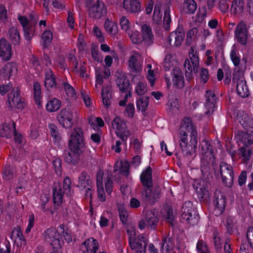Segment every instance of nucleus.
Here are the masks:
<instances>
[{"mask_svg": "<svg viewBox=\"0 0 253 253\" xmlns=\"http://www.w3.org/2000/svg\"><path fill=\"white\" fill-rule=\"evenodd\" d=\"M116 83L122 92L129 91V84L127 79L125 78H118L116 80Z\"/></svg>", "mask_w": 253, "mask_h": 253, "instance_id": "47", "label": "nucleus"}, {"mask_svg": "<svg viewBox=\"0 0 253 253\" xmlns=\"http://www.w3.org/2000/svg\"><path fill=\"white\" fill-rule=\"evenodd\" d=\"M213 204L216 215L221 214L224 211L226 200L224 194L220 191H216L214 194Z\"/></svg>", "mask_w": 253, "mask_h": 253, "instance_id": "18", "label": "nucleus"}, {"mask_svg": "<svg viewBox=\"0 0 253 253\" xmlns=\"http://www.w3.org/2000/svg\"><path fill=\"white\" fill-rule=\"evenodd\" d=\"M52 193L54 205L59 206L62 203L64 195L65 194L63 191L62 185L59 183L55 184Z\"/></svg>", "mask_w": 253, "mask_h": 253, "instance_id": "28", "label": "nucleus"}, {"mask_svg": "<svg viewBox=\"0 0 253 253\" xmlns=\"http://www.w3.org/2000/svg\"><path fill=\"white\" fill-rule=\"evenodd\" d=\"M11 238L15 242L20 243V245L26 244V240L22 233L20 228L18 226L14 228L11 233Z\"/></svg>", "mask_w": 253, "mask_h": 253, "instance_id": "38", "label": "nucleus"}, {"mask_svg": "<svg viewBox=\"0 0 253 253\" xmlns=\"http://www.w3.org/2000/svg\"><path fill=\"white\" fill-rule=\"evenodd\" d=\"M141 33L143 40L148 45L151 44L154 41V35L150 27L147 25L141 26Z\"/></svg>", "mask_w": 253, "mask_h": 253, "instance_id": "37", "label": "nucleus"}, {"mask_svg": "<svg viewBox=\"0 0 253 253\" xmlns=\"http://www.w3.org/2000/svg\"><path fill=\"white\" fill-rule=\"evenodd\" d=\"M162 14L161 13L160 7L159 5H156L153 13V20L155 23L159 24L161 21Z\"/></svg>", "mask_w": 253, "mask_h": 253, "instance_id": "62", "label": "nucleus"}, {"mask_svg": "<svg viewBox=\"0 0 253 253\" xmlns=\"http://www.w3.org/2000/svg\"><path fill=\"white\" fill-rule=\"evenodd\" d=\"M199 29L196 27L189 30L187 34V43L190 44L193 40L197 37Z\"/></svg>", "mask_w": 253, "mask_h": 253, "instance_id": "58", "label": "nucleus"}, {"mask_svg": "<svg viewBox=\"0 0 253 253\" xmlns=\"http://www.w3.org/2000/svg\"><path fill=\"white\" fill-rule=\"evenodd\" d=\"M61 106L60 101L57 98H52L47 102L46 105V110L50 112L57 111Z\"/></svg>", "mask_w": 253, "mask_h": 253, "instance_id": "45", "label": "nucleus"}, {"mask_svg": "<svg viewBox=\"0 0 253 253\" xmlns=\"http://www.w3.org/2000/svg\"><path fill=\"white\" fill-rule=\"evenodd\" d=\"M7 37L13 45H17L20 44L21 39L20 32L16 27L11 26L8 28Z\"/></svg>", "mask_w": 253, "mask_h": 253, "instance_id": "25", "label": "nucleus"}, {"mask_svg": "<svg viewBox=\"0 0 253 253\" xmlns=\"http://www.w3.org/2000/svg\"><path fill=\"white\" fill-rule=\"evenodd\" d=\"M71 180L69 177H66L63 181L62 188L65 194L68 195L70 193L71 189Z\"/></svg>", "mask_w": 253, "mask_h": 253, "instance_id": "63", "label": "nucleus"}, {"mask_svg": "<svg viewBox=\"0 0 253 253\" xmlns=\"http://www.w3.org/2000/svg\"><path fill=\"white\" fill-rule=\"evenodd\" d=\"M102 175V171L98 172L96 177V186L98 198L101 202H104L106 200V196L103 186Z\"/></svg>", "mask_w": 253, "mask_h": 253, "instance_id": "34", "label": "nucleus"}, {"mask_svg": "<svg viewBox=\"0 0 253 253\" xmlns=\"http://www.w3.org/2000/svg\"><path fill=\"white\" fill-rule=\"evenodd\" d=\"M55 77L52 71L50 69L45 70L44 77V86L47 89L56 87Z\"/></svg>", "mask_w": 253, "mask_h": 253, "instance_id": "36", "label": "nucleus"}, {"mask_svg": "<svg viewBox=\"0 0 253 253\" xmlns=\"http://www.w3.org/2000/svg\"><path fill=\"white\" fill-rule=\"evenodd\" d=\"M42 237L43 240L53 247L61 248L63 244L59 227L57 229L53 227L47 228L43 231Z\"/></svg>", "mask_w": 253, "mask_h": 253, "instance_id": "6", "label": "nucleus"}, {"mask_svg": "<svg viewBox=\"0 0 253 253\" xmlns=\"http://www.w3.org/2000/svg\"><path fill=\"white\" fill-rule=\"evenodd\" d=\"M16 173L15 168L12 166H8L5 168L2 175V177L6 180L12 178Z\"/></svg>", "mask_w": 253, "mask_h": 253, "instance_id": "51", "label": "nucleus"}, {"mask_svg": "<svg viewBox=\"0 0 253 253\" xmlns=\"http://www.w3.org/2000/svg\"><path fill=\"white\" fill-rule=\"evenodd\" d=\"M181 217L190 225H194L198 223V213L191 202H185L183 205L181 209Z\"/></svg>", "mask_w": 253, "mask_h": 253, "instance_id": "8", "label": "nucleus"}, {"mask_svg": "<svg viewBox=\"0 0 253 253\" xmlns=\"http://www.w3.org/2000/svg\"><path fill=\"white\" fill-rule=\"evenodd\" d=\"M101 96L104 105L106 108H108L111 105L112 98V86L108 85L103 86L102 89Z\"/></svg>", "mask_w": 253, "mask_h": 253, "instance_id": "33", "label": "nucleus"}, {"mask_svg": "<svg viewBox=\"0 0 253 253\" xmlns=\"http://www.w3.org/2000/svg\"><path fill=\"white\" fill-rule=\"evenodd\" d=\"M174 245L172 240L169 238L163 239L162 251L163 253H169L174 248Z\"/></svg>", "mask_w": 253, "mask_h": 253, "instance_id": "46", "label": "nucleus"}, {"mask_svg": "<svg viewBox=\"0 0 253 253\" xmlns=\"http://www.w3.org/2000/svg\"><path fill=\"white\" fill-rule=\"evenodd\" d=\"M112 127L116 135L123 142H126L131 134L126 123L119 117H116L113 119Z\"/></svg>", "mask_w": 253, "mask_h": 253, "instance_id": "9", "label": "nucleus"}, {"mask_svg": "<svg viewBox=\"0 0 253 253\" xmlns=\"http://www.w3.org/2000/svg\"><path fill=\"white\" fill-rule=\"evenodd\" d=\"M49 196L48 194H43L41 196L40 208L44 211L48 210V201L49 200Z\"/></svg>", "mask_w": 253, "mask_h": 253, "instance_id": "53", "label": "nucleus"}, {"mask_svg": "<svg viewBox=\"0 0 253 253\" xmlns=\"http://www.w3.org/2000/svg\"><path fill=\"white\" fill-rule=\"evenodd\" d=\"M35 100L37 104L40 105L41 98V86L38 83H35L34 84Z\"/></svg>", "mask_w": 253, "mask_h": 253, "instance_id": "59", "label": "nucleus"}, {"mask_svg": "<svg viewBox=\"0 0 253 253\" xmlns=\"http://www.w3.org/2000/svg\"><path fill=\"white\" fill-rule=\"evenodd\" d=\"M193 186L200 199H203L205 196L208 195L207 183L204 180H196L193 184Z\"/></svg>", "mask_w": 253, "mask_h": 253, "instance_id": "24", "label": "nucleus"}, {"mask_svg": "<svg viewBox=\"0 0 253 253\" xmlns=\"http://www.w3.org/2000/svg\"><path fill=\"white\" fill-rule=\"evenodd\" d=\"M196 248L199 253H210L207 245L202 240L198 241Z\"/></svg>", "mask_w": 253, "mask_h": 253, "instance_id": "64", "label": "nucleus"}, {"mask_svg": "<svg viewBox=\"0 0 253 253\" xmlns=\"http://www.w3.org/2000/svg\"><path fill=\"white\" fill-rule=\"evenodd\" d=\"M124 9L128 12L137 13L141 10L140 3L138 0H124Z\"/></svg>", "mask_w": 253, "mask_h": 253, "instance_id": "29", "label": "nucleus"}, {"mask_svg": "<svg viewBox=\"0 0 253 253\" xmlns=\"http://www.w3.org/2000/svg\"><path fill=\"white\" fill-rule=\"evenodd\" d=\"M127 32L128 36L133 43L137 44L140 42L141 40L140 38V34L138 31L135 30L129 32L128 31Z\"/></svg>", "mask_w": 253, "mask_h": 253, "instance_id": "61", "label": "nucleus"}, {"mask_svg": "<svg viewBox=\"0 0 253 253\" xmlns=\"http://www.w3.org/2000/svg\"><path fill=\"white\" fill-rule=\"evenodd\" d=\"M143 63L142 56L137 51H132L127 61L128 69L131 75H137L141 72Z\"/></svg>", "mask_w": 253, "mask_h": 253, "instance_id": "7", "label": "nucleus"}, {"mask_svg": "<svg viewBox=\"0 0 253 253\" xmlns=\"http://www.w3.org/2000/svg\"><path fill=\"white\" fill-rule=\"evenodd\" d=\"M127 233L128 236L129 245L133 253H145L148 241L147 236L141 234L136 237L135 229L133 226L127 227Z\"/></svg>", "mask_w": 253, "mask_h": 253, "instance_id": "4", "label": "nucleus"}, {"mask_svg": "<svg viewBox=\"0 0 253 253\" xmlns=\"http://www.w3.org/2000/svg\"><path fill=\"white\" fill-rule=\"evenodd\" d=\"M198 132L196 126L189 117H185L181 121L179 137L180 146L184 155H191V149L197 144Z\"/></svg>", "mask_w": 253, "mask_h": 253, "instance_id": "1", "label": "nucleus"}, {"mask_svg": "<svg viewBox=\"0 0 253 253\" xmlns=\"http://www.w3.org/2000/svg\"><path fill=\"white\" fill-rule=\"evenodd\" d=\"M205 97V106L208 110L205 112V116L210 115L214 111L217 97L214 92L211 90H208L206 92Z\"/></svg>", "mask_w": 253, "mask_h": 253, "instance_id": "23", "label": "nucleus"}, {"mask_svg": "<svg viewBox=\"0 0 253 253\" xmlns=\"http://www.w3.org/2000/svg\"><path fill=\"white\" fill-rule=\"evenodd\" d=\"M145 219L147 227L155 229L159 222L157 212L153 210L148 211L146 214Z\"/></svg>", "mask_w": 253, "mask_h": 253, "instance_id": "27", "label": "nucleus"}, {"mask_svg": "<svg viewBox=\"0 0 253 253\" xmlns=\"http://www.w3.org/2000/svg\"><path fill=\"white\" fill-rule=\"evenodd\" d=\"M199 65V57L194 51L189 53V58L185 60L184 67L185 69L186 80L190 81L193 78V73L197 72Z\"/></svg>", "mask_w": 253, "mask_h": 253, "instance_id": "10", "label": "nucleus"}, {"mask_svg": "<svg viewBox=\"0 0 253 253\" xmlns=\"http://www.w3.org/2000/svg\"><path fill=\"white\" fill-rule=\"evenodd\" d=\"M77 115V113L71 109H62L57 117V120L63 127L68 128L73 124V120Z\"/></svg>", "mask_w": 253, "mask_h": 253, "instance_id": "13", "label": "nucleus"}, {"mask_svg": "<svg viewBox=\"0 0 253 253\" xmlns=\"http://www.w3.org/2000/svg\"><path fill=\"white\" fill-rule=\"evenodd\" d=\"M201 170L204 177H208L211 171V166H213L214 157L210 143L206 140L201 143Z\"/></svg>", "mask_w": 253, "mask_h": 253, "instance_id": "3", "label": "nucleus"}, {"mask_svg": "<svg viewBox=\"0 0 253 253\" xmlns=\"http://www.w3.org/2000/svg\"><path fill=\"white\" fill-rule=\"evenodd\" d=\"M15 132V124L5 123L0 127V135L1 137H10Z\"/></svg>", "mask_w": 253, "mask_h": 253, "instance_id": "35", "label": "nucleus"}, {"mask_svg": "<svg viewBox=\"0 0 253 253\" xmlns=\"http://www.w3.org/2000/svg\"><path fill=\"white\" fill-rule=\"evenodd\" d=\"M147 91L146 84L143 82H139L135 87V91L138 95H143Z\"/></svg>", "mask_w": 253, "mask_h": 253, "instance_id": "60", "label": "nucleus"}, {"mask_svg": "<svg viewBox=\"0 0 253 253\" xmlns=\"http://www.w3.org/2000/svg\"><path fill=\"white\" fill-rule=\"evenodd\" d=\"M58 87L64 88L68 97H75L76 92L74 88L68 83L66 80H61L59 81Z\"/></svg>", "mask_w": 253, "mask_h": 253, "instance_id": "40", "label": "nucleus"}, {"mask_svg": "<svg viewBox=\"0 0 253 253\" xmlns=\"http://www.w3.org/2000/svg\"><path fill=\"white\" fill-rule=\"evenodd\" d=\"M98 248V242L93 238L85 240L80 247L82 253H96Z\"/></svg>", "mask_w": 253, "mask_h": 253, "instance_id": "19", "label": "nucleus"}, {"mask_svg": "<svg viewBox=\"0 0 253 253\" xmlns=\"http://www.w3.org/2000/svg\"><path fill=\"white\" fill-rule=\"evenodd\" d=\"M11 46L4 38L0 39V57L4 61H8L12 56Z\"/></svg>", "mask_w": 253, "mask_h": 253, "instance_id": "20", "label": "nucleus"}, {"mask_svg": "<svg viewBox=\"0 0 253 253\" xmlns=\"http://www.w3.org/2000/svg\"><path fill=\"white\" fill-rule=\"evenodd\" d=\"M185 35L183 32L176 30L171 32L169 36V42L171 45L178 46L182 43Z\"/></svg>", "mask_w": 253, "mask_h": 253, "instance_id": "31", "label": "nucleus"}, {"mask_svg": "<svg viewBox=\"0 0 253 253\" xmlns=\"http://www.w3.org/2000/svg\"><path fill=\"white\" fill-rule=\"evenodd\" d=\"M29 18L30 20H28L27 17L21 15H19L17 17V19L22 26L24 37L27 41H30L33 38L39 16L37 14L33 12L30 14Z\"/></svg>", "mask_w": 253, "mask_h": 253, "instance_id": "5", "label": "nucleus"}, {"mask_svg": "<svg viewBox=\"0 0 253 253\" xmlns=\"http://www.w3.org/2000/svg\"><path fill=\"white\" fill-rule=\"evenodd\" d=\"M217 8L223 13H225L228 10V0H217Z\"/></svg>", "mask_w": 253, "mask_h": 253, "instance_id": "57", "label": "nucleus"}, {"mask_svg": "<svg viewBox=\"0 0 253 253\" xmlns=\"http://www.w3.org/2000/svg\"><path fill=\"white\" fill-rule=\"evenodd\" d=\"M104 28L106 31L110 35L115 36L118 32L117 24L113 20L107 18L104 22Z\"/></svg>", "mask_w": 253, "mask_h": 253, "instance_id": "41", "label": "nucleus"}, {"mask_svg": "<svg viewBox=\"0 0 253 253\" xmlns=\"http://www.w3.org/2000/svg\"><path fill=\"white\" fill-rule=\"evenodd\" d=\"M183 5L185 11L189 13H194L197 7V4L194 0H184Z\"/></svg>", "mask_w": 253, "mask_h": 253, "instance_id": "49", "label": "nucleus"}, {"mask_svg": "<svg viewBox=\"0 0 253 253\" xmlns=\"http://www.w3.org/2000/svg\"><path fill=\"white\" fill-rule=\"evenodd\" d=\"M152 170L150 166L143 169L141 172L140 178L144 187H152Z\"/></svg>", "mask_w": 253, "mask_h": 253, "instance_id": "30", "label": "nucleus"}, {"mask_svg": "<svg viewBox=\"0 0 253 253\" xmlns=\"http://www.w3.org/2000/svg\"><path fill=\"white\" fill-rule=\"evenodd\" d=\"M96 81L95 88H98V85H101L103 83V79L107 78L110 75V71L109 69L104 67V69H96L95 71Z\"/></svg>", "mask_w": 253, "mask_h": 253, "instance_id": "32", "label": "nucleus"}, {"mask_svg": "<svg viewBox=\"0 0 253 253\" xmlns=\"http://www.w3.org/2000/svg\"><path fill=\"white\" fill-rule=\"evenodd\" d=\"M240 154L246 161L249 160L252 153V150L249 145L240 146Z\"/></svg>", "mask_w": 253, "mask_h": 253, "instance_id": "52", "label": "nucleus"}, {"mask_svg": "<svg viewBox=\"0 0 253 253\" xmlns=\"http://www.w3.org/2000/svg\"><path fill=\"white\" fill-rule=\"evenodd\" d=\"M17 66L15 63L9 62L3 66L1 69V74L6 77L9 78L17 72Z\"/></svg>", "mask_w": 253, "mask_h": 253, "instance_id": "39", "label": "nucleus"}, {"mask_svg": "<svg viewBox=\"0 0 253 253\" xmlns=\"http://www.w3.org/2000/svg\"><path fill=\"white\" fill-rule=\"evenodd\" d=\"M119 167L120 172L125 175L127 176L128 174L129 164L128 163L125 161H121L117 162L114 168V171H116L117 170V168Z\"/></svg>", "mask_w": 253, "mask_h": 253, "instance_id": "50", "label": "nucleus"}, {"mask_svg": "<svg viewBox=\"0 0 253 253\" xmlns=\"http://www.w3.org/2000/svg\"><path fill=\"white\" fill-rule=\"evenodd\" d=\"M220 173L223 183L227 187H231L234 179L232 167L226 163L222 162L220 165Z\"/></svg>", "mask_w": 253, "mask_h": 253, "instance_id": "17", "label": "nucleus"}, {"mask_svg": "<svg viewBox=\"0 0 253 253\" xmlns=\"http://www.w3.org/2000/svg\"><path fill=\"white\" fill-rule=\"evenodd\" d=\"M173 84L178 87L184 86V80L181 70L179 67L173 68L171 73Z\"/></svg>", "mask_w": 253, "mask_h": 253, "instance_id": "26", "label": "nucleus"}, {"mask_svg": "<svg viewBox=\"0 0 253 253\" xmlns=\"http://www.w3.org/2000/svg\"><path fill=\"white\" fill-rule=\"evenodd\" d=\"M69 151H65L64 160L69 164L76 165L79 160V156L84 147L83 130L80 127L75 128L69 140Z\"/></svg>", "mask_w": 253, "mask_h": 253, "instance_id": "2", "label": "nucleus"}, {"mask_svg": "<svg viewBox=\"0 0 253 253\" xmlns=\"http://www.w3.org/2000/svg\"><path fill=\"white\" fill-rule=\"evenodd\" d=\"M170 22V9L169 8H168L165 11L163 20L164 26L166 30L168 31L169 30Z\"/></svg>", "mask_w": 253, "mask_h": 253, "instance_id": "56", "label": "nucleus"}, {"mask_svg": "<svg viewBox=\"0 0 253 253\" xmlns=\"http://www.w3.org/2000/svg\"><path fill=\"white\" fill-rule=\"evenodd\" d=\"M248 132H239L235 136L237 143L239 146H246L250 145L248 144Z\"/></svg>", "mask_w": 253, "mask_h": 253, "instance_id": "44", "label": "nucleus"}, {"mask_svg": "<svg viewBox=\"0 0 253 253\" xmlns=\"http://www.w3.org/2000/svg\"><path fill=\"white\" fill-rule=\"evenodd\" d=\"M77 186L82 190H85L86 198H92V181L86 172L83 171L79 176Z\"/></svg>", "mask_w": 253, "mask_h": 253, "instance_id": "16", "label": "nucleus"}, {"mask_svg": "<svg viewBox=\"0 0 253 253\" xmlns=\"http://www.w3.org/2000/svg\"><path fill=\"white\" fill-rule=\"evenodd\" d=\"M149 97L142 96L139 98L136 102V106L138 110L144 112L147 109L149 105Z\"/></svg>", "mask_w": 253, "mask_h": 253, "instance_id": "48", "label": "nucleus"}, {"mask_svg": "<svg viewBox=\"0 0 253 253\" xmlns=\"http://www.w3.org/2000/svg\"><path fill=\"white\" fill-rule=\"evenodd\" d=\"M237 120L245 130L253 129V119L246 112L239 111L237 115Z\"/></svg>", "mask_w": 253, "mask_h": 253, "instance_id": "21", "label": "nucleus"}, {"mask_svg": "<svg viewBox=\"0 0 253 253\" xmlns=\"http://www.w3.org/2000/svg\"><path fill=\"white\" fill-rule=\"evenodd\" d=\"M160 192L159 188L145 187L141 193L142 201L147 205H153L159 199Z\"/></svg>", "mask_w": 253, "mask_h": 253, "instance_id": "12", "label": "nucleus"}, {"mask_svg": "<svg viewBox=\"0 0 253 253\" xmlns=\"http://www.w3.org/2000/svg\"><path fill=\"white\" fill-rule=\"evenodd\" d=\"M244 0H234L231 4L230 10L234 15L241 14L244 10Z\"/></svg>", "mask_w": 253, "mask_h": 253, "instance_id": "42", "label": "nucleus"}, {"mask_svg": "<svg viewBox=\"0 0 253 253\" xmlns=\"http://www.w3.org/2000/svg\"><path fill=\"white\" fill-rule=\"evenodd\" d=\"M232 83L236 85L237 93L242 97L246 98L250 94L243 73L239 70L233 74Z\"/></svg>", "mask_w": 253, "mask_h": 253, "instance_id": "11", "label": "nucleus"}, {"mask_svg": "<svg viewBox=\"0 0 253 253\" xmlns=\"http://www.w3.org/2000/svg\"><path fill=\"white\" fill-rule=\"evenodd\" d=\"M230 58L235 67L240 68L241 56L237 47L233 45L230 52Z\"/></svg>", "mask_w": 253, "mask_h": 253, "instance_id": "43", "label": "nucleus"}, {"mask_svg": "<svg viewBox=\"0 0 253 253\" xmlns=\"http://www.w3.org/2000/svg\"><path fill=\"white\" fill-rule=\"evenodd\" d=\"M52 33L49 30H46L42 33V40L44 46H47L52 40Z\"/></svg>", "mask_w": 253, "mask_h": 253, "instance_id": "54", "label": "nucleus"}, {"mask_svg": "<svg viewBox=\"0 0 253 253\" xmlns=\"http://www.w3.org/2000/svg\"><path fill=\"white\" fill-rule=\"evenodd\" d=\"M48 128L53 139L56 141H59L61 139V136L58 132L57 126L53 124H50L48 125Z\"/></svg>", "mask_w": 253, "mask_h": 253, "instance_id": "55", "label": "nucleus"}, {"mask_svg": "<svg viewBox=\"0 0 253 253\" xmlns=\"http://www.w3.org/2000/svg\"><path fill=\"white\" fill-rule=\"evenodd\" d=\"M248 28L246 22L240 21L234 30V36L237 41L243 45L247 43L248 39Z\"/></svg>", "mask_w": 253, "mask_h": 253, "instance_id": "15", "label": "nucleus"}, {"mask_svg": "<svg viewBox=\"0 0 253 253\" xmlns=\"http://www.w3.org/2000/svg\"><path fill=\"white\" fill-rule=\"evenodd\" d=\"M107 12V9L102 0H97L90 9L91 15L95 18H100Z\"/></svg>", "mask_w": 253, "mask_h": 253, "instance_id": "22", "label": "nucleus"}, {"mask_svg": "<svg viewBox=\"0 0 253 253\" xmlns=\"http://www.w3.org/2000/svg\"><path fill=\"white\" fill-rule=\"evenodd\" d=\"M8 106L11 109H21L24 106L18 88H14L7 94Z\"/></svg>", "mask_w": 253, "mask_h": 253, "instance_id": "14", "label": "nucleus"}]
</instances>
